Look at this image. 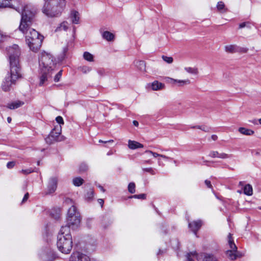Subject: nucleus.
<instances>
[{"mask_svg": "<svg viewBox=\"0 0 261 261\" xmlns=\"http://www.w3.org/2000/svg\"><path fill=\"white\" fill-rule=\"evenodd\" d=\"M59 250L63 253H69L72 248V240L68 226H62L58 236L57 243Z\"/></svg>", "mask_w": 261, "mask_h": 261, "instance_id": "1", "label": "nucleus"}, {"mask_svg": "<svg viewBox=\"0 0 261 261\" xmlns=\"http://www.w3.org/2000/svg\"><path fill=\"white\" fill-rule=\"evenodd\" d=\"M65 6V0H46L42 10L48 17H57L61 15Z\"/></svg>", "mask_w": 261, "mask_h": 261, "instance_id": "2", "label": "nucleus"}, {"mask_svg": "<svg viewBox=\"0 0 261 261\" xmlns=\"http://www.w3.org/2000/svg\"><path fill=\"white\" fill-rule=\"evenodd\" d=\"M21 18L18 28L19 30L23 34L30 31L31 28L35 15V12L33 11L30 7L27 5L21 9Z\"/></svg>", "mask_w": 261, "mask_h": 261, "instance_id": "3", "label": "nucleus"}, {"mask_svg": "<svg viewBox=\"0 0 261 261\" xmlns=\"http://www.w3.org/2000/svg\"><path fill=\"white\" fill-rule=\"evenodd\" d=\"M55 65L54 61L50 54L46 53L42 54L39 60L41 71L53 72Z\"/></svg>", "mask_w": 261, "mask_h": 261, "instance_id": "4", "label": "nucleus"}, {"mask_svg": "<svg viewBox=\"0 0 261 261\" xmlns=\"http://www.w3.org/2000/svg\"><path fill=\"white\" fill-rule=\"evenodd\" d=\"M67 222L66 226H68L69 228L73 226H77L81 222L80 214L76 212V208L74 205L68 210Z\"/></svg>", "mask_w": 261, "mask_h": 261, "instance_id": "5", "label": "nucleus"}, {"mask_svg": "<svg viewBox=\"0 0 261 261\" xmlns=\"http://www.w3.org/2000/svg\"><path fill=\"white\" fill-rule=\"evenodd\" d=\"M61 126H57L45 138L47 144H51L57 141H62L65 139V137L61 136Z\"/></svg>", "mask_w": 261, "mask_h": 261, "instance_id": "6", "label": "nucleus"}, {"mask_svg": "<svg viewBox=\"0 0 261 261\" xmlns=\"http://www.w3.org/2000/svg\"><path fill=\"white\" fill-rule=\"evenodd\" d=\"M10 75L8 77L10 78L11 83H15L17 80L21 77L19 61L10 62Z\"/></svg>", "mask_w": 261, "mask_h": 261, "instance_id": "7", "label": "nucleus"}, {"mask_svg": "<svg viewBox=\"0 0 261 261\" xmlns=\"http://www.w3.org/2000/svg\"><path fill=\"white\" fill-rule=\"evenodd\" d=\"M217 261L216 258L213 255L205 254L197 255L195 252H191L187 255V261Z\"/></svg>", "mask_w": 261, "mask_h": 261, "instance_id": "8", "label": "nucleus"}, {"mask_svg": "<svg viewBox=\"0 0 261 261\" xmlns=\"http://www.w3.org/2000/svg\"><path fill=\"white\" fill-rule=\"evenodd\" d=\"M8 55L9 58V62L19 61L20 51L17 45L14 44L10 46L7 49Z\"/></svg>", "mask_w": 261, "mask_h": 261, "instance_id": "9", "label": "nucleus"}, {"mask_svg": "<svg viewBox=\"0 0 261 261\" xmlns=\"http://www.w3.org/2000/svg\"><path fill=\"white\" fill-rule=\"evenodd\" d=\"M43 39V36H41L31 39V40L26 41V42L31 50L34 52H37L40 49L41 46Z\"/></svg>", "mask_w": 261, "mask_h": 261, "instance_id": "10", "label": "nucleus"}, {"mask_svg": "<svg viewBox=\"0 0 261 261\" xmlns=\"http://www.w3.org/2000/svg\"><path fill=\"white\" fill-rule=\"evenodd\" d=\"M58 179L57 177H51L49 179L47 187L45 192V195L53 193L57 187Z\"/></svg>", "mask_w": 261, "mask_h": 261, "instance_id": "11", "label": "nucleus"}, {"mask_svg": "<svg viewBox=\"0 0 261 261\" xmlns=\"http://www.w3.org/2000/svg\"><path fill=\"white\" fill-rule=\"evenodd\" d=\"M202 225V222L200 220L194 221L193 222H189L188 226L191 229V231L196 235L197 231L199 230Z\"/></svg>", "mask_w": 261, "mask_h": 261, "instance_id": "12", "label": "nucleus"}, {"mask_svg": "<svg viewBox=\"0 0 261 261\" xmlns=\"http://www.w3.org/2000/svg\"><path fill=\"white\" fill-rule=\"evenodd\" d=\"M70 261H90V259L86 255L80 252H76L72 254Z\"/></svg>", "mask_w": 261, "mask_h": 261, "instance_id": "13", "label": "nucleus"}, {"mask_svg": "<svg viewBox=\"0 0 261 261\" xmlns=\"http://www.w3.org/2000/svg\"><path fill=\"white\" fill-rule=\"evenodd\" d=\"M41 75L40 77L39 85L43 86L45 82L51 76L52 71H41Z\"/></svg>", "mask_w": 261, "mask_h": 261, "instance_id": "14", "label": "nucleus"}, {"mask_svg": "<svg viewBox=\"0 0 261 261\" xmlns=\"http://www.w3.org/2000/svg\"><path fill=\"white\" fill-rule=\"evenodd\" d=\"M24 35L25 36V41L31 40V39L42 36L34 29L30 30V31Z\"/></svg>", "mask_w": 261, "mask_h": 261, "instance_id": "15", "label": "nucleus"}, {"mask_svg": "<svg viewBox=\"0 0 261 261\" xmlns=\"http://www.w3.org/2000/svg\"><path fill=\"white\" fill-rule=\"evenodd\" d=\"M209 156L213 158H218L220 159H227L230 157V155L229 154L224 152L219 153L217 151H211Z\"/></svg>", "mask_w": 261, "mask_h": 261, "instance_id": "16", "label": "nucleus"}, {"mask_svg": "<svg viewBox=\"0 0 261 261\" xmlns=\"http://www.w3.org/2000/svg\"><path fill=\"white\" fill-rule=\"evenodd\" d=\"M128 146L130 149H136L139 148H143V145L135 141L129 140L128 142Z\"/></svg>", "mask_w": 261, "mask_h": 261, "instance_id": "17", "label": "nucleus"}, {"mask_svg": "<svg viewBox=\"0 0 261 261\" xmlns=\"http://www.w3.org/2000/svg\"><path fill=\"white\" fill-rule=\"evenodd\" d=\"M164 88L165 85L158 81H154L151 83V89L154 91L162 90Z\"/></svg>", "mask_w": 261, "mask_h": 261, "instance_id": "18", "label": "nucleus"}, {"mask_svg": "<svg viewBox=\"0 0 261 261\" xmlns=\"http://www.w3.org/2000/svg\"><path fill=\"white\" fill-rule=\"evenodd\" d=\"M168 79L171 80L173 82V83H176L177 84L178 86H184L185 85H187L190 84V81L189 80H178L173 79L172 78L167 77Z\"/></svg>", "mask_w": 261, "mask_h": 261, "instance_id": "19", "label": "nucleus"}, {"mask_svg": "<svg viewBox=\"0 0 261 261\" xmlns=\"http://www.w3.org/2000/svg\"><path fill=\"white\" fill-rule=\"evenodd\" d=\"M13 83H11L10 78L7 77L5 80V82L2 85V89L4 91H8L10 90L11 85Z\"/></svg>", "mask_w": 261, "mask_h": 261, "instance_id": "20", "label": "nucleus"}, {"mask_svg": "<svg viewBox=\"0 0 261 261\" xmlns=\"http://www.w3.org/2000/svg\"><path fill=\"white\" fill-rule=\"evenodd\" d=\"M24 105V102L17 100L16 101L12 102L10 103H9L8 105V107L10 109H15L18 108H19L20 107Z\"/></svg>", "mask_w": 261, "mask_h": 261, "instance_id": "21", "label": "nucleus"}, {"mask_svg": "<svg viewBox=\"0 0 261 261\" xmlns=\"http://www.w3.org/2000/svg\"><path fill=\"white\" fill-rule=\"evenodd\" d=\"M238 252L237 251H233V249L228 250L226 252V254L227 257L231 260H234L238 256Z\"/></svg>", "mask_w": 261, "mask_h": 261, "instance_id": "22", "label": "nucleus"}, {"mask_svg": "<svg viewBox=\"0 0 261 261\" xmlns=\"http://www.w3.org/2000/svg\"><path fill=\"white\" fill-rule=\"evenodd\" d=\"M71 18L72 23L74 24L79 23L80 20L79 13L76 11H72L71 13Z\"/></svg>", "mask_w": 261, "mask_h": 261, "instance_id": "23", "label": "nucleus"}, {"mask_svg": "<svg viewBox=\"0 0 261 261\" xmlns=\"http://www.w3.org/2000/svg\"><path fill=\"white\" fill-rule=\"evenodd\" d=\"M228 244L229 246L230 249H233V251H237V247L236 246V244L234 243L231 233H229L228 235Z\"/></svg>", "mask_w": 261, "mask_h": 261, "instance_id": "24", "label": "nucleus"}, {"mask_svg": "<svg viewBox=\"0 0 261 261\" xmlns=\"http://www.w3.org/2000/svg\"><path fill=\"white\" fill-rule=\"evenodd\" d=\"M237 46L236 45H227L224 46V50L228 53H237Z\"/></svg>", "mask_w": 261, "mask_h": 261, "instance_id": "25", "label": "nucleus"}, {"mask_svg": "<svg viewBox=\"0 0 261 261\" xmlns=\"http://www.w3.org/2000/svg\"><path fill=\"white\" fill-rule=\"evenodd\" d=\"M239 132L241 134L247 136H251L253 135L254 133V132L253 130L243 127H240L239 128Z\"/></svg>", "mask_w": 261, "mask_h": 261, "instance_id": "26", "label": "nucleus"}, {"mask_svg": "<svg viewBox=\"0 0 261 261\" xmlns=\"http://www.w3.org/2000/svg\"><path fill=\"white\" fill-rule=\"evenodd\" d=\"M243 192L244 194L251 196L253 194L252 187L250 184H247L243 187Z\"/></svg>", "mask_w": 261, "mask_h": 261, "instance_id": "27", "label": "nucleus"}, {"mask_svg": "<svg viewBox=\"0 0 261 261\" xmlns=\"http://www.w3.org/2000/svg\"><path fill=\"white\" fill-rule=\"evenodd\" d=\"M102 37L108 41H111L114 40V35L109 31H105L102 34Z\"/></svg>", "mask_w": 261, "mask_h": 261, "instance_id": "28", "label": "nucleus"}, {"mask_svg": "<svg viewBox=\"0 0 261 261\" xmlns=\"http://www.w3.org/2000/svg\"><path fill=\"white\" fill-rule=\"evenodd\" d=\"M136 66L138 69L143 72L146 71V64L143 61H139L136 63Z\"/></svg>", "mask_w": 261, "mask_h": 261, "instance_id": "29", "label": "nucleus"}, {"mask_svg": "<svg viewBox=\"0 0 261 261\" xmlns=\"http://www.w3.org/2000/svg\"><path fill=\"white\" fill-rule=\"evenodd\" d=\"M145 153H150V154H152L153 156V157H154V158H157L158 156H160V157H161V158H162L163 159H170L169 157H168V156H166L165 155L159 154V153H158L156 152H153V151H152L151 150H146L145 151Z\"/></svg>", "mask_w": 261, "mask_h": 261, "instance_id": "30", "label": "nucleus"}, {"mask_svg": "<svg viewBox=\"0 0 261 261\" xmlns=\"http://www.w3.org/2000/svg\"><path fill=\"white\" fill-rule=\"evenodd\" d=\"M185 70L188 73L196 75L198 74L199 71L197 68L196 67H185Z\"/></svg>", "mask_w": 261, "mask_h": 261, "instance_id": "31", "label": "nucleus"}, {"mask_svg": "<svg viewBox=\"0 0 261 261\" xmlns=\"http://www.w3.org/2000/svg\"><path fill=\"white\" fill-rule=\"evenodd\" d=\"M72 182H73V184L75 186L79 187V186H81L83 184L84 180L81 177H75V178H73Z\"/></svg>", "mask_w": 261, "mask_h": 261, "instance_id": "32", "label": "nucleus"}, {"mask_svg": "<svg viewBox=\"0 0 261 261\" xmlns=\"http://www.w3.org/2000/svg\"><path fill=\"white\" fill-rule=\"evenodd\" d=\"M68 29V23L66 21H64L62 23L60 24V26L58 27L56 30V31H60L62 30L66 31Z\"/></svg>", "mask_w": 261, "mask_h": 261, "instance_id": "33", "label": "nucleus"}, {"mask_svg": "<svg viewBox=\"0 0 261 261\" xmlns=\"http://www.w3.org/2000/svg\"><path fill=\"white\" fill-rule=\"evenodd\" d=\"M84 58L85 60L89 61L92 62L93 61V56L89 52L86 51L84 53L83 55Z\"/></svg>", "mask_w": 261, "mask_h": 261, "instance_id": "34", "label": "nucleus"}, {"mask_svg": "<svg viewBox=\"0 0 261 261\" xmlns=\"http://www.w3.org/2000/svg\"><path fill=\"white\" fill-rule=\"evenodd\" d=\"M135 184L133 182H130L128 186V191L131 194L135 193Z\"/></svg>", "mask_w": 261, "mask_h": 261, "instance_id": "35", "label": "nucleus"}, {"mask_svg": "<svg viewBox=\"0 0 261 261\" xmlns=\"http://www.w3.org/2000/svg\"><path fill=\"white\" fill-rule=\"evenodd\" d=\"M217 8L219 11H222V12H225L226 9H225V5L223 2H219L217 5Z\"/></svg>", "mask_w": 261, "mask_h": 261, "instance_id": "36", "label": "nucleus"}, {"mask_svg": "<svg viewBox=\"0 0 261 261\" xmlns=\"http://www.w3.org/2000/svg\"><path fill=\"white\" fill-rule=\"evenodd\" d=\"M94 194V191L93 189H90L89 191L87 193L86 195H85V198L88 200H91L93 197Z\"/></svg>", "mask_w": 261, "mask_h": 261, "instance_id": "37", "label": "nucleus"}, {"mask_svg": "<svg viewBox=\"0 0 261 261\" xmlns=\"http://www.w3.org/2000/svg\"><path fill=\"white\" fill-rule=\"evenodd\" d=\"M162 58L163 60L168 64H171L173 62V59L171 57H167L166 56H162Z\"/></svg>", "mask_w": 261, "mask_h": 261, "instance_id": "38", "label": "nucleus"}, {"mask_svg": "<svg viewBox=\"0 0 261 261\" xmlns=\"http://www.w3.org/2000/svg\"><path fill=\"white\" fill-rule=\"evenodd\" d=\"M88 169V166L85 163H82L80 165L79 170L80 172L86 171Z\"/></svg>", "mask_w": 261, "mask_h": 261, "instance_id": "39", "label": "nucleus"}, {"mask_svg": "<svg viewBox=\"0 0 261 261\" xmlns=\"http://www.w3.org/2000/svg\"><path fill=\"white\" fill-rule=\"evenodd\" d=\"M9 38V37L8 36L3 34L0 31V43L7 40Z\"/></svg>", "mask_w": 261, "mask_h": 261, "instance_id": "40", "label": "nucleus"}, {"mask_svg": "<svg viewBox=\"0 0 261 261\" xmlns=\"http://www.w3.org/2000/svg\"><path fill=\"white\" fill-rule=\"evenodd\" d=\"M142 170L144 172H148V173H150L151 175H154L155 174V172L154 170L151 167H150V168H142Z\"/></svg>", "mask_w": 261, "mask_h": 261, "instance_id": "41", "label": "nucleus"}, {"mask_svg": "<svg viewBox=\"0 0 261 261\" xmlns=\"http://www.w3.org/2000/svg\"><path fill=\"white\" fill-rule=\"evenodd\" d=\"M130 198H135L138 199H145L146 198V194H141L139 195H134L133 196H130Z\"/></svg>", "mask_w": 261, "mask_h": 261, "instance_id": "42", "label": "nucleus"}, {"mask_svg": "<svg viewBox=\"0 0 261 261\" xmlns=\"http://www.w3.org/2000/svg\"><path fill=\"white\" fill-rule=\"evenodd\" d=\"M81 71L84 73H87L89 72L90 71H91V68L88 66H83L81 67Z\"/></svg>", "mask_w": 261, "mask_h": 261, "instance_id": "43", "label": "nucleus"}, {"mask_svg": "<svg viewBox=\"0 0 261 261\" xmlns=\"http://www.w3.org/2000/svg\"><path fill=\"white\" fill-rule=\"evenodd\" d=\"M248 50V49L246 47H238L237 46V52L246 53Z\"/></svg>", "mask_w": 261, "mask_h": 261, "instance_id": "44", "label": "nucleus"}, {"mask_svg": "<svg viewBox=\"0 0 261 261\" xmlns=\"http://www.w3.org/2000/svg\"><path fill=\"white\" fill-rule=\"evenodd\" d=\"M9 7L8 2L7 0H0V8Z\"/></svg>", "mask_w": 261, "mask_h": 261, "instance_id": "45", "label": "nucleus"}, {"mask_svg": "<svg viewBox=\"0 0 261 261\" xmlns=\"http://www.w3.org/2000/svg\"><path fill=\"white\" fill-rule=\"evenodd\" d=\"M62 70H60L58 72V73L55 75L54 77V81L56 82H58L59 81L61 76H62Z\"/></svg>", "mask_w": 261, "mask_h": 261, "instance_id": "46", "label": "nucleus"}, {"mask_svg": "<svg viewBox=\"0 0 261 261\" xmlns=\"http://www.w3.org/2000/svg\"><path fill=\"white\" fill-rule=\"evenodd\" d=\"M20 172L24 174H28L33 172V170L32 169H28L25 170L22 169Z\"/></svg>", "mask_w": 261, "mask_h": 261, "instance_id": "47", "label": "nucleus"}, {"mask_svg": "<svg viewBox=\"0 0 261 261\" xmlns=\"http://www.w3.org/2000/svg\"><path fill=\"white\" fill-rule=\"evenodd\" d=\"M56 121L59 123V124H64V120H63V118L61 117V116H58L56 117Z\"/></svg>", "mask_w": 261, "mask_h": 261, "instance_id": "48", "label": "nucleus"}, {"mask_svg": "<svg viewBox=\"0 0 261 261\" xmlns=\"http://www.w3.org/2000/svg\"><path fill=\"white\" fill-rule=\"evenodd\" d=\"M15 165V162H9L7 163V167L9 169H11V168H12Z\"/></svg>", "mask_w": 261, "mask_h": 261, "instance_id": "49", "label": "nucleus"}, {"mask_svg": "<svg viewBox=\"0 0 261 261\" xmlns=\"http://www.w3.org/2000/svg\"><path fill=\"white\" fill-rule=\"evenodd\" d=\"M204 182L208 188H212V185H211V182L210 180H205Z\"/></svg>", "mask_w": 261, "mask_h": 261, "instance_id": "50", "label": "nucleus"}, {"mask_svg": "<svg viewBox=\"0 0 261 261\" xmlns=\"http://www.w3.org/2000/svg\"><path fill=\"white\" fill-rule=\"evenodd\" d=\"M29 193H27L23 197L22 202H24L25 201H26L28 200V199L29 198Z\"/></svg>", "mask_w": 261, "mask_h": 261, "instance_id": "51", "label": "nucleus"}, {"mask_svg": "<svg viewBox=\"0 0 261 261\" xmlns=\"http://www.w3.org/2000/svg\"><path fill=\"white\" fill-rule=\"evenodd\" d=\"M201 126L202 127V129H201L203 131L205 132H207L209 131V128L207 127L202 126Z\"/></svg>", "mask_w": 261, "mask_h": 261, "instance_id": "52", "label": "nucleus"}, {"mask_svg": "<svg viewBox=\"0 0 261 261\" xmlns=\"http://www.w3.org/2000/svg\"><path fill=\"white\" fill-rule=\"evenodd\" d=\"M99 142L100 143H110V142H113V140H110L109 141H103L101 140H99Z\"/></svg>", "mask_w": 261, "mask_h": 261, "instance_id": "53", "label": "nucleus"}, {"mask_svg": "<svg viewBox=\"0 0 261 261\" xmlns=\"http://www.w3.org/2000/svg\"><path fill=\"white\" fill-rule=\"evenodd\" d=\"M191 128H193V129H194V128L202 129V126H200V125L191 126Z\"/></svg>", "mask_w": 261, "mask_h": 261, "instance_id": "54", "label": "nucleus"}, {"mask_svg": "<svg viewBox=\"0 0 261 261\" xmlns=\"http://www.w3.org/2000/svg\"><path fill=\"white\" fill-rule=\"evenodd\" d=\"M211 138L214 141H216L218 139V137L217 135H213L212 136H211Z\"/></svg>", "mask_w": 261, "mask_h": 261, "instance_id": "55", "label": "nucleus"}, {"mask_svg": "<svg viewBox=\"0 0 261 261\" xmlns=\"http://www.w3.org/2000/svg\"><path fill=\"white\" fill-rule=\"evenodd\" d=\"M98 201L99 203L101 205V206H102L103 203H104L103 200L102 199H99L98 200Z\"/></svg>", "mask_w": 261, "mask_h": 261, "instance_id": "56", "label": "nucleus"}, {"mask_svg": "<svg viewBox=\"0 0 261 261\" xmlns=\"http://www.w3.org/2000/svg\"><path fill=\"white\" fill-rule=\"evenodd\" d=\"M246 26V22H243L240 24L239 25V28L241 29Z\"/></svg>", "mask_w": 261, "mask_h": 261, "instance_id": "57", "label": "nucleus"}, {"mask_svg": "<svg viewBox=\"0 0 261 261\" xmlns=\"http://www.w3.org/2000/svg\"><path fill=\"white\" fill-rule=\"evenodd\" d=\"M98 187L99 188V189L102 192H105V190L104 189V188H103V187H102L100 185H99L98 186Z\"/></svg>", "mask_w": 261, "mask_h": 261, "instance_id": "58", "label": "nucleus"}, {"mask_svg": "<svg viewBox=\"0 0 261 261\" xmlns=\"http://www.w3.org/2000/svg\"><path fill=\"white\" fill-rule=\"evenodd\" d=\"M133 123L134 125L136 126H138L139 125V123L136 120H134Z\"/></svg>", "mask_w": 261, "mask_h": 261, "instance_id": "59", "label": "nucleus"}, {"mask_svg": "<svg viewBox=\"0 0 261 261\" xmlns=\"http://www.w3.org/2000/svg\"><path fill=\"white\" fill-rule=\"evenodd\" d=\"M239 186H241V187H243L244 186V182L243 181H240L239 184Z\"/></svg>", "mask_w": 261, "mask_h": 261, "instance_id": "60", "label": "nucleus"}, {"mask_svg": "<svg viewBox=\"0 0 261 261\" xmlns=\"http://www.w3.org/2000/svg\"><path fill=\"white\" fill-rule=\"evenodd\" d=\"M11 120H12V119H11V117H8L7 118V121H8V123H10L11 122Z\"/></svg>", "mask_w": 261, "mask_h": 261, "instance_id": "61", "label": "nucleus"}, {"mask_svg": "<svg viewBox=\"0 0 261 261\" xmlns=\"http://www.w3.org/2000/svg\"><path fill=\"white\" fill-rule=\"evenodd\" d=\"M144 162H145V163H148V164H150V163H151V162H150V160L145 161H144Z\"/></svg>", "mask_w": 261, "mask_h": 261, "instance_id": "62", "label": "nucleus"}, {"mask_svg": "<svg viewBox=\"0 0 261 261\" xmlns=\"http://www.w3.org/2000/svg\"><path fill=\"white\" fill-rule=\"evenodd\" d=\"M258 121L259 124H261V118L259 119Z\"/></svg>", "mask_w": 261, "mask_h": 261, "instance_id": "63", "label": "nucleus"}, {"mask_svg": "<svg viewBox=\"0 0 261 261\" xmlns=\"http://www.w3.org/2000/svg\"><path fill=\"white\" fill-rule=\"evenodd\" d=\"M238 192L241 194L242 193V191L241 190H238Z\"/></svg>", "mask_w": 261, "mask_h": 261, "instance_id": "64", "label": "nucleus"}]
</instances>
